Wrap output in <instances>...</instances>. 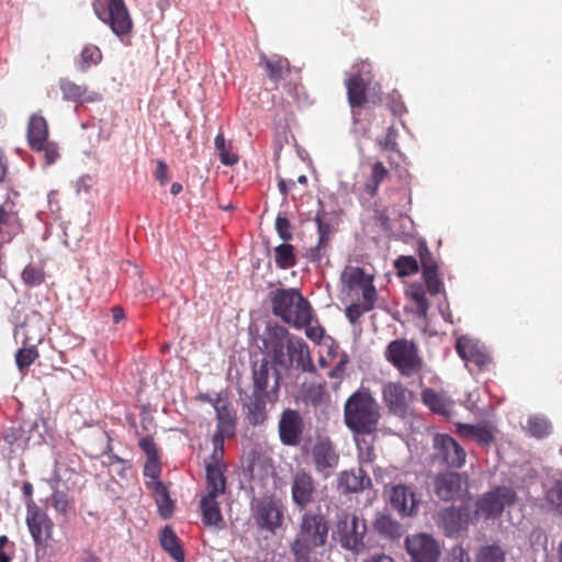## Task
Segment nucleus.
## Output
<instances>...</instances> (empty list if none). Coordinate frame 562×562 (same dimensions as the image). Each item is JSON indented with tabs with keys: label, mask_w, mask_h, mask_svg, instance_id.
I'll list each match as a JSON object with an SVG mask.
<instances>
[{
	"label": "nucleus",
	"mask_w": 562,
	"mask_h": 562,
	"mask_svg": "<svg viewBox=\"0 0 562 562\" xmlns=\"http://www.w3.org/2000/svg\"><path fill=\"white\" fill-rule=\"evenodd\" d=\"M48 126L43 116L32 115L29 121L27 140L32 149L41 148L47 142Z\"/></svg>",
	"instance_id": "nucleus-31"
},
{
	"label": "nucleus",
	"mask_w": 562,
	"mask_h": 562,
	"mask_svg": "<svg viewBox=\"0 0 562 562\" xmlns=\"http://www.w3.org/2000/svg\"><path fill=\"white\" fill-rule=\"evenodd\" d=\"M22 279L27 285H38L44 281V271L42 268L29 265L22 272Z\"/></svg>",
	"instance_id": "nucleus-53"
},
{
	"label": "nucleus",
	"mask_w": 562,
	"mask_h": 562,
	"mask_svg": "<svg viewBox=\"0 0 562 562\" xmlns=\"http://www.w3.org/2000/svg\"><path fill=\"white\" fill-rule=\"evenodd\" d=\"M362 303L367 310L371 311L374 307V303L376 301V290L372 282H367V285L362 289Z\"/></svg>",
	"instance_id": "nucleus-58"
},
{
	"label": "nucleus",
	"mask_w": 562,
	"mask_h": 562,
	"mask_svg": "<svg viewBox=\"0 0 562 562\" xmlns=\"http://www.w3.org/2000/svg\"><path fill=\"white\" fill-rule=\"evenodd\" d=\"M435 458L450 469H460L465 464L467 452L458 441L447 434L434 437Z\"/></svg>",
	"instance_id": "nucleus-10"
},
{
	"label": "nucleus",
	"mask_w": 562,
	"mask_h": 562,
	"mask_svg": "<svg viewBox=\"0 0 562 562\" xmlns=\"http://www.w3.org/2000/svg\"><path fill=\"white\" fill-rule=\"evenodd\" d=\"M422 398L424 404L429 407L432 412L445 414L447 413V403L442 395L432 389H425L422 392Z\"/></svg>",
	"instance_id": "nucleus-45"
},
{
	"label": "nucleus",
	"mask_w": 562,
	"mask_h": 562,
	"mask_svg": "<svg viewBox=\"0 0 562 562\" xmlns=\"http://www.w3.org/2000/svg\"><path fill=\"white\" fill-rule=\"evenodd\" d=\"M252 518L257 527L274 533L283 522V505L274 497H263L252 503Z\"/></svg>",
	"instance_id": "nucleus-8"
},
{
	"label": "nucleus",
	"mask_w": 562,
	"mask_h": 562,
	"mask_svg": "<svg viewBox=\"0 0 562 562\" xmlns=\"http://www.w3.org/2000/svg\"><path fill=\"white\" fill-rule=\"evenodd\" d=\"M552 429L550 420L542 415H532L528 418L526 430L527 432L538 439L547 437Z\"/></svg>",
	"instance_id": "nucleus-39"
},
{
	"label": "nucleus",
	"mask_w": 562,
	"mask_h": 562,
	"mask_svg": "<svg viewBox=\"0 0 562 562\" xmlns=\"http://www.w3.org/2000/svg\"><path fill=\"white\" fill-rule=\"evenodd\" d=\"M260 65L263 66L267 76L276 85L283 80L290 72V63L285 57L272 56L260 57Z\"/></svg>",
	"instance_id": "nucleus-29"
},
{
	"label": "nucleus",
	"mask_w": 562,
	"mask_h": 562,
	"mask_svg": "<svg viewBox=\"0 0 562 562\" xmlns=\"http://www.w3.org/2000/svg\"><path fill=\"white\" fill-rule=\"evenodd\" d=\"M216 431L214 436L231 438L235 435L237 416L232 403L221 394L215 396Z\"/></svg>",
	"instance_id": "nucleus-18"
},
{
	"label": "nucleus",
	"mask_w": 562,
	"mask_h": 562,
	"mask_svg": "<svg viewBox=\"0 0 562 562\" xmlns=\"http://www.w3.org/2000/svg\"><path fill=\"white\" fill-rule=\"evenodd\" d=\"M405 547L413 562H439L441 549L438 541L430 535L408 536Z\"/></svg>",
	"instance_id": "nucleus-11"
},
{
	"label": "nucleus",
	"mask_w": 562,
	"mask_h": 562,
	"mask_svg": "<svg viewBox=\"0 0 562 562\" xmlns=\"http://www.w3.org/2000/svg\"><path fill=\"white\" fill-rule=\"evenodd\" d=\"M383 402L393 415L404 417L407 414L412 393L400 382H389L382 389Z\"/></svg>",
	"instance_id": "nucleus-17"
},
{
	"label": "nucleus",
	"mask_w": 562,
	"mask_h": 562,
	"mask_svg": "<svg viewBox=\"0 0 562 562\" xmlns=\"http://www.w3.org/2000/svg\"><path fill=\"white\" fill-rule=\"evenodd\" d=\"M371 484L370 476L361 467L341 471L337 477V488L344 494L359 493Z\"/></svg>",
	"instance_id": "nucleus-25"
},
{
	"label": "nucleus",
	"mask_w": 562,
	"mask_h": 562,
	"mask_svg": "<svg viewBox=\"0 0 562 562\" xmlns=\"http://www.w3.org/2000/svg\"><path fill=\"white\" fill-rule=\"evenodd\" d=\"M385 358L402 375L407 378L418 374L424 364L417 345L404 338L392 340L387 345Z\"/></svg>",
	"instance_id": "nucleus-5"
},
{
	"label": "nucleus",
	"mask_w": 562,
	"mask_h": 562,
	"mask_svg": "<svg viewBox=\"0 0 562 562\" xmlns=\"http://www.w3.org/2000/svg\"><path fill=\"white\" fill-rule=\"evenodd\" d=\"M281 442L288 447H296L302 440L304 422L301 414L295 409H284L278 424Z\"/></svg>",
	"instance_id": "nucleus-15"
},
{
	"label": "nucleus",
	"mask_w": 562,
	"mask_h": 562,
	"mask_svg": "<svg viewBox=\"0 0 562 562\" xmlns=\"http://www.w3.org/2000/svg\"><path fill=\"white\" fill-rule=\"evenodd\" d=\"M280 372L273 371V384L271 385L270 394L252 393L250 402L247 405V419L251 425L262 424L267 419L266 406L268 403H276L279 397L280 389Z\"/></svg>",
	"instance_id": "nucleus-14"
},
{
	"label": "nucleus",
	"mask_w": 562,
	"mask_h": 562,
	"mask_svg": "<svg viewBox=\"0 0 562 562\" xmlns=\"http://www.w3.org/2000/svg\"><path fill=\"white\" fill-rule=\"evenodd\" d=\"M347 363L348 357L347 355H342L338 363L328 372V376L330 379L337 380V382L339 383L344 378Z\"/></svg>",
	"instance_id": "nucleus-61"
},
{
	"label": "nucleus",
	"mask_w": 562,
	"mask_h": 562,
	"mask_svg": "<svg viewBox=\"0 0 562 562\" xmlns=\"http://www.w3.org/2000/svg\"><path fill=\"white\" fill-rule=\"evenodd\" d=\"M59 85L64 94V99L66 100L90 102L98 100L97 93H89L86 87L79 86L68 79L60 80Z\"/></svg>",
	"instance_id": "nucleus-37"
},
{
	"label": "nucleus",
	"mask_w": 562,
	"mask_h": 562,
	"mask_svg": "<svg viewBox=\"0 0 562 562\" xmlns=\"http://www.w3.org/2000/svg\"><path fill=\"white\" fill-rule=\"evenodd\" d=\"M367 312L370 311L367 310V307L363 304L353 303L346 307L345 314L351 324H356L359 321V318Z\"/></svg>",
	"instance_id": "nucleus-59"
},
{
	"label": "nucleus",
	"mask_w": 562,
	"mask_h": 562,
	"mask_svg": "<svg viewBox=\"0 0 562 562\" xmlns=\"http://www.w3.org/2000/svg\"><path fill=\"white\" fill-rule=\"evenodd\" d=\"M448 562H470V557L462 546H454L451 549Z\"/></svg>",
	"instance_id": "nucleus-62"
},
{
	"label": "nucleus",
	"mask_w": 562,
	"mask_h": 562,
	"mask_svg": "<svg viewBox=\"0 0 562 562\" xmlns=\"http://www.w3.org/2000/svg\"><path fill=\"white\" fill-rule=\"evenodd\" d=\"M291 494L293 503L300 509H305L314 502L316 494V483L313 476L304 470L297 471L292 479Z\"/></svg>",
	"instance_id": "nucleus-20"
},
{
	"label": "nucleus",
	"mask_w": 562,
	"mask_h": 562,
	"mask_svg": "<svg viewBox=\"0 0 562 562\" xmlns=\"http://www.w3.org/2000/svg\"><path fill=\"white\" fill-rule=\"evenodd\" d=\"M160 544L161 547L173 558L176 559V535L173 532L172 527L166 526L160 533Z\"/></svg>",
	"instance_id": "nucleus-55"
},
{
	"label": "nucleus",
	"mask_w": 562,
	"mask_h": 562,
	"mask_svg": "<svg viewBox=\"0 0 562 562\" xmlns=\"http://www.w3.org/2000/svg\"><path fill=\"white\" fill-rule=\"evenodd\" d=\"M380 419V405L369 390L360 389L345 402L344 422L355 436H374Z\"/></svg>",
	"instance_id": "nucleus-1"
},
{
	"label": "nucleus",
	"mask_w": 562,
	"mask_h": 562,
	"mask_svg": "<svg viewBox=\"0 0 562 562\" xmlns=\"http://www.w3.org/2000/svg\"><path fill=\"white\" fill-rule=\"evenodd\" d=\"M516 492L506 486H498L485 493L477 502L475 515L484 518H495L501 516L505 506L514 504Z\"/></svg>",
	"instance_id": "nucleus-9"
},
{
	"label": "nucleus",
	"mask_w": 562,
	"mask_h": 562,
	"mask_svg": "<svg viewBox=\"0 0 562 562\" xmlns=\"http://www.w3.org/2000/svg\"><path fill=\"white\" fill-rule=\"evenodd\" d=\"M355 440L358 449V461L360 465L372 463L375 459L373 439L367 440L366 438H359V436H355Z\"/></svg>",
	"instance_id": "nucleus-47"
},
{
	"label": "nucleus",
	"mask_w": 562,
	"mask_h": 562,
	"mask_svg": "<svg viewBox=\"0 0 562 562\" xmlns=\"http://www.w3.org/2000/svg\"><path fill=\"white\" fill-rule=\"evenodd\" d=\"M394 266L400 277H408L415 274L419 270L418 261L413 256H400Z\"/></svg>",
	"instance_id": "nucleus-51"
},
{
	"label": "nucleus",
	"mask_w": 562,
	"mask_h": 562,
	"mask_svg": "<svg viewBox=\"0 0 562 562\" xmlns=\"http://www.w3.org/2000/svg\"><path fill=\"white\" fill-rule=\"evenodd\" d=\"M38 358V350L35 345H27L19 349L15 355L16 366L22 374H25L30 366Z\"/></svg>",
	"instance_id": "nucleus-41"
},
{
	"label": "nucleus",
	"mask_w": 562,
	"mask_h": 562,
	"mask_svg": "<svg viewBox=\"0 0 562 562\" xmlns=\"http://www.w3.org/2000/svg\"><path fill=\"white\" fill-rule=\"evenodd\" d=\"M434 488L442 501L459 498L468 488V476L457 472H443L435 476Z\"/></svg>",
	"instance_id": "nucleus-13"
},
{
	"label": "nucleus",
	"mask_w": 562,
	"mask_h": 562,
	"mask_svg": "<svg viewBox=\"0 0 562 562\" xmlns=\"http://www.w3.org/2000/svg\"><path fill=\"white\" fill-rule=\"evenodd\" d=\"M389 176V170L383 165L382 161H375L371 166V173L366 179L363 184L364 192L373 198L379 192L380 184L385 180V178Z\"/></svg>",
	"instance_id": "nucleus-36"
},
{
	"label": "nucleus",
	"mask_w": 562,
	"mask_h": 562,
	"mask_svg": "<svg viewBox=\"0 0 562 562\" xmlns=\"http://www.w3.org/2000/svg\"><path fill=\"white\" fill-rule=\"evenodd\" d=\"M217 497L218 496L205 495L201 498L200 508L202 521L206 527L222 528L224 526Z\"/></svg>",
	"instance_id": "nucleus-28"
},
{
	"label": "nucleus",
	"mask_w": 562,
	"mask_h": 562,
	"mask_svg": "<svg viewBox=\"0 0 562 562\" xmlns=\"http://www.w3.org/2000/svg\"><path fill=\"white\" fill-rule=\"evenodd\" d=\"M411 297L414 301L418 313L420 315H426V313L429 308V303H428V300L426 297V293H425L423 286L422 285L412 286Z\"/></svg>",
	"instance_id": "nucleus-56"
},
{
	"label": "nucleus",
	"mask_w": 562,
	"mask_h": 562,
	"mask_svg": "<svg viewBox=\"0 0 562 562\" xmlns=\"http://www.w3.org/2000/svg\"><path fill=\"white\" fill-rule=\"evenodd\" d=\"M440 525L449 537L467 529L470 522V510L468 507H448L439 514Z\"/></svg>",
	"instance_id": "nucleus-26"
},
{
	"label": "nucleus",
	"mask_w": 562,
	"mask_h": 562,
	"mask_svg": "<svg viewBox=\"0 0 562 562\" xmlns=\"http://www.w3.org/2000/svg\"><path fill=\"white\" fill-rule=\"evenodd\" d=\"M288 329L283 326H271L268 327L266 336L263 338V347L266 353L276 364L281 367H288L286 353L288 340L292 339Z\"/></svg>",
	"instance_id": "nucleus-12"
},
{
	"label": "nucleus",
	"mask_w": 562,
	"mask_h": 562,
	"mask_svg": "<svg viewBox=\"0 0 562 562\" xmlns=\"http://www.w3.org/2000/svg\"><path fill=\"white\" fill-rule=\"evenodd\" d=\"M215 149L220 156L222 164L234 166L238 161V156L232 151V143L226 142L222 133L217 134L214 139Z\"/></svg>",
	"instance_id": "nucleus-40"
},
{
	"label": "nucleus",
	"mask_w": 562,
	"mask_h": 562,
	"mask_svg": "<svg viewBox=\"0 0 562 562\" xmlns=\"http://www.w3.org/2000/svg\"><path fill=\"white\" fill-rule=\"evenodd\" d=\"M213 451L207 459H205V468H227L224 461V438L213 436L212 438Z\"/></svg>",
	"instance_id": "nucleus-43"
},
{
	"label": "nucleus",
	"mask_w": 562,
	"mask_h": 562,
	"mask_svg": "<svg viewBox=\"0 0 562 562\" xmlns=\"http://www.w3.org/2000/svg\"><path fill=\"white\" fill-rule=\"evenodd\" d=\"M544 501L550 509L562 516V480L553 482L546 488Z\"/></svg>",
	"instance_id": "nucleus-42"
},
{
	"label": "nucleus",
	"mask_w": 562,
	"mask_h": 562,
	"mask_svg": "<svg viewBox=\"0 0 562 562\" xmlns=\"http://www.w3.org/2000/svg\"><path fill=\"white\" fill-rule=\"evenodd\" d=\"M93 10L97 16L110 25L114 34L120 37L128 35L133 29V21L124 0L95 1Z\"/></svg>",
	"instance_id": "nucleus-6"
},
{
	"label": "nucleus",
	"mask_w": 562,
	"mask_h": 562,
	"mask_svg": "<svg viewBox=\"0 0 562 562\" xmlns=\"http://www.w3.org/2000/svg\"><path fill=\"white\" fill-rule=\"evenodd\" d=\"M329 244V236H318V243L315 247L307 249L306 258L310 261L318 262L325 256L326 248Z\"/></svg>",
	"instance_id": "nucleus-54"
},
{
	"label": "nucleus",
	"mask_w": 562,
	"mask_h": 562,
	"mask_svg": "<svg viewBox=\"0 0 562 562\" xmlns=\"http://www.w3.org/2000/svg\"><path fill=\"white\" fill-rule=\"evenodd\" d=\"M347 77L356 78L358 80H361V81L372 85V80H373L372 64L368 59L357 60L352 65L351 71H350V74L347 75Z\"/></svg>",
	"instance_id": "nucleus-46"
},
{
	"label": "nucleus",
	"mask_w": 562,
	"mask_h": 562,
	"mask_svg": "<svg viewBox=\"0 0 562 562\" xmlns=\"http://www.w3.org/2000/svg\"><path fill=\"white\" fill-rule=\"evenodd\" d=\"M374 530L383 538L395 540L402 537L403 530L398 521L390 515L380 514L373 521Z\"/></svg>",
	"instance_id": "nucleus-34"
},
{
	"label": "nucleus",
	"mask_w": 562,
	"mask_h": 562,
	"mask_svg": "<svg viewBox=\"0 0 562 562\" xmlns=\"http://www.w3.org/2000/svg\"><path fill=\"white\" fill-rule=\"evenodd\" d=\"M417 255L419 257V262L423 271H434L439 270V265L436 257L430 251L425 240H420L417 245Z\"/></svg>",
	"instance_id": "nucleus-48"
},
{
	"label": "nucleus",
	"mask_w": 562,
	"mask_h": 562,
	"mask_svg": "<svg viewBox=\"0 0 562 562\" xmlns=\"http://www.w3.org/2000/svg\"><path fill=\"white\" fill-rule=\"evenodd\" d=\"M345 278H346V282L350 289H355V288L362 289L363 286L367 285V282L373 281V279L371 277H368L364 273L363 269L359 268V267L349 268L345 272Z\"/></svg>",
	"instance_id": "nucleus-49"
},
{
	"label": "nucleus",
	"mask_w": 562,
	"mask_h": 562,
	"mask_svg": "<svg viewBox=\"0 0 562 562\" xmlns=\"http://www.w3.org/2000/svg\"><path fill=\"white\" fill-rule=\"evenodd\" d=\"M34 150L44 151L45 160L47 165L54 164L59 157L58 148L54 143L46 142L43 147L35 148Z\"/></svg>",
	"instance_id": "nucleus-60"
},
{
	"label": "nucleus",
	"mask_w": 562,
	"mask_h": 562,
	"mask_svg": "<svg viewBox=\"0 0 562 562\" xmlns=\"http://www.w3.org/2000/svg\"><path fill=\"white\" fill-rule=\"evenodd\" d=\"M139 446L147 458L144 467V475L150 480L146 485L153 492L160 516L169 518L173 513V502L169 496L167 487L158 481L160 461L156 446L150 438H143L139 441Z\"/></svg>",
	"instance_id": "nucleus-4"
},
{
	"label": "nucleus",
	"mask_w": 562,
	"mask_h": 562,
	"mask_svg": "<svg viewBox=\"0 0 562 562\" xmlns=\"http://www.w3.org/2000/svg\"><path fill=\"white\" fill-rule=\"evenodd\" d=\"M206 471V495L221 496L225 494L227 481L225 473L227 468H205Z\"/></svg>",
	"instance_id": "nucleus-35"
},
{
	"label": "nucleus",
	"mask_w": 562,
	"mask_h": 562,
	"mask_svg": "<svg viewBox=\"0 0 562 562\" xmlns=\"http://www.w3.org/2000/svg\"><path fill=\"white\" fill-rule=\"evenodd\" d=\"M328 530L327 520L322 514L304 513L299 532L291 544L294 562H318L317 549L325 546Z\"/></svg>",
	"instance_id": "nucleus-2"
},
{
	"label": "nucleus",
	"mask_w": 562,
	"mask_h": 562,
	"mask_svg": "<svg viewBox=\"0 0 562 562\" xmlns=\"http://www.w3.org/2000/svg\"><path fill=\"white\" fill-rule=\"evenodd\" d=\"M26 524L37 546H45L52 536L53 522L49 517L36 507H29Z\"/></svg>",
	"instance_id": "nucleus-23"
},
{
	"label": "nucleus",
	"mask_w": 562,
	"mask_h": 562,
	"mask_svg": "<svg viewBox=\"0 0 562 562\" xmlns=\"http://www.w3.org/2000/svg\"><path fill=\"white\" fill-rule=\"evenodd\" d=\"M276 316L295 328H304L312 322V306L296 289H278L271 297Z\"/></svg>",
	"instance_id": "nucleus-3"
},
{
	"label": "nucleus",
	"mask_w": 562,
	"mask_h": 562,
	"mask_svg": "<svg viewBox=\"0 0 562 562\" xmlns=\"http://www.w3.org/2000/svg\"><path fill=\"white\" fill-rule=\"evenodd\" d=\"M304 327L306 328L305 334L311 340L319 342L323 339L325 330L322 326H310L308 324L307 326Z\"/></svg>",
	"instance_id": "nucleus-63"
},
{
	"label": "nucleus",
	"mask_w": 562,
	"mask_h": 562,
	"mask_svg": "<svg viewBox=\"0 0 562 562\" xmlns=\"http://www.w3.org/2000/svg\"><path fill=\"white\" fill-rule=\"evenodd\" d=\"M276 265L281 270H286L296 265L293 245L283 243L274 248Z\"/></svg>",
	"instance_id": "nucleus-38"
},
{
	"label": "nucleus",
	"mask_w": 562,
	"mask_h": 562,
	"mask_svg": "<svg viewBox=\"0 0 562 562\" xmlns=\"http://www.w3.org/2000/svg\"><path fill=\"white\" fill-rule=\"evenodd\" d=\"M456 351L465 362L473 363L480 370H484L492 362L485 347L468 336H461L457 339Z\"/></svg>",
	"instance_id": "nucleus-19"
},
{
	"label": "nucleus",
	"mask_w": 562,
	"mask_h": 562,
	"mask_svg": "<svg viewBox=\"0 0 562 562\" xmlns=\"http://www.w3.org/2000/svg\"><path fill=\"white\" fill-rule=\"evenodd\" d=\"M312 458L315 470L328 477L333 470L338 465L339 453L329 438H319L312 448Z\"/></svg>",
	"instance_id": "nucleus-16"
},
{
	"label": "nucleus",
	"mask_w": 562,
	"mask_h": 562,
	"mask_svg": "<svg viewBox=\"0 0 562 562\" xmlns=\"http://www.w3.org/2000/svg\"><path fill=\"white\" fill-rule=\"evenodd\" d=\"M23 232L22 221L13 202L0 205V248Z\"/></svg>",
	"instance_id": "nucleus-22"
},
{
	"label": "nucleus",
	"mask_w": 562,
	"mask_h": 562,
	"mask_svg": "<svg viewBox=\"0 0 562 562\" xmlns=\"http://www.w3.org/2000/svg\"><path fill=\"white\" fill-rule=\"evenodd\" d=\"M476 562H505V552L496 544L482 547L476 555Z\"/></svg>",
	"instance_id": "nucleus-50"
},
{
	"label": "nucleus",
	"mask_w": 562,
	"mask_h": 562,
	"mask_svg": "<svg viewBox=\"0 0 562 562\" xmlns=\"http://www.w3.org/2000/svg\"><path fill=\"white\" fill-rule=\"evenodd\" d=\"M458 431L461 436L473 439L484 447L490 446L495 439L493 429L488 425L459 424Z\"/></svg>",
	"instance_id": "nucleus-32"
},
{
	"label": "nucleus",
	"mask_w": 562,
	"mask_h": 562,
	"mask_svg": "<svg viewBox=\"0 0 562 562\" xmlns=\"http://www.w3.org/2000/svg\"><path fill=\"white\" fill-rule=\"evenodd\" d=\"M154 176L156 180H158L162 186L166 184V182L169 180L168 167L164 161H157Z\"/></svg>",
	"instance_id": "nucleus-64"
},
{
	"label": "nucleus",
	"mask_w": 562,
	"mask_h": 562,
	"mask_svg": "<svg viewBox=\"0 0 562 562\" xmlns=\"http://www.w3.org/2000/svg\"><path fill=\"white\" fill-rule=\"evenodd\" d=\"M286 353L289 356V358H286L288 366L294 360L297 368H301L304 372H315L316 368L314 366L310 348L302 338L293 337L288 340Z\"/></svg>",
	"instance_id": "nucleus-27"
},
{
	"label": "nucleus",
	"mask_w": 562,
	"mask_h": 562,
	"mask_svg": "<svg viewBox=\"0 0 562 562\" xmlns=\"http://www.w3.org/2000/svg\"><path fill=\"white\" fill-rule=\"evenodd\" d=\"M348 102L352 109L362 108L367 102V90L371 83L358 80L356 78L345 79Z\"/></svg>",
	"instance_id": "nucleus-33"
},
{
	"label": "nucleus",
	"mask_w": 562,
	"mask_h": 562,
	"mask_svg": "<svg viewBox=\"0 0 562 562\" xmlns=\"http://www.w3.org/2000/svg\"><path fill=\"white\" fill-rule=\"evenodd\" d=\"M391 505L403 517H409L416 514L418 509V501L412 487L398 484L391 488Z\"/></svg>",
	"instance_id": "nucleus-24"
},
{
	"label": "nucleus",
	"mask_w": 562,
	"mask_h": 562,
	"mask_svg": "<svg viewBox=\"0 0 562 562\" xmlns=\"http://www.w3.org/2000/svg\"><path fill=\"white\" fill-rule=\"evenodd\" d=\"M276 231L279 235V237L284 241L288 243L292 239V225L290 221L285 216L278 215L276 218Z\"/></svg>",
	"instance_id": "nucleus-57"
},
{
	"label": "nucleus",
	"mask_w": 562,
	"mask_h": 562,
	"mask_svg": "<svg viewBox=\"0 0 562 562\" xmlns=\"http://www.w3.org/2000/svg\"><path fill=\"white\" fill-rule=\"evenodd\" d=\"M102 60V53L100 48L95 45L88 44L86 45L79 57L78 65L81 70H86L90 68L91 66H95L100 64Z\"/></svg>",
	"instance_id": "nucleus-44"
},
{
	"label": "nucleus",
	"mask_w": 562,
	"mask_h": 562,
	"mask_svg": "<svg viewBox=\"0 0 562 562\" xmlns=\"http://www.w3.org/2000/svg\"><path fill=\"white\" fill-rule=\"evenodd\" d=\"M273 371L279 372L273 368L267 359H263L260 364H255L252 369L254 391L257 394H270L271 387L269 385L270 379L273 380Z\"/></svg>",
	"instance_id": "nucleus-30"
},
{
	"label": "nucleus",
	"mask_w": 562,
	"mask_h": 562,
	"mask_svg": "<svg viewBox=\"0 0 562 562\" xmlns=\"http://www.w3.org/2000/svg\"><path fill=\"white\" fill-rule=\"evenodd\" d=\"M427 292L430 295H437L443 292V283L438 270L423 271L422 273Z\"/></svg>",
	"instance_id": "nucleus-52"
},
{
	"label": "nucleus",
	"mask_w": 562,
	"mask_h": 562,
	"mask_svg": "<svg viewBox=\"0 0 562 562\" xmlns=\"http://www.w3.org/2000/svg\"><path fill=\"white\" fill-rule=\"evenodd\" d=\"M337 532L342 548L357 554L364 550L367 524L363 518L356 514L341 513L337 521Z\"/></svg>",
	"instance_id": "nucleus-7"
},
{
	"label": "nucleus",
	"mask_w": 562,
	"mask_h": 562,
	"mask_svg": "<svg viewBox=\"0 0 562 562\" xmlns=\"http://www.w3.org/2000/svg\"><path fill=\"white\" fill-rule=\"evenodd\" d=\"M46 333V323L43 316L32 312L25 317L23 324L16 327L14 336L24 346L38 345L44 339Z\"/></svg>",
	"instance_id": "nucleus-21"
}]
</instances>
